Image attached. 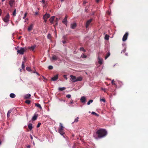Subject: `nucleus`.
Masks as SVG:
<instances>
[{
    "label": "nucleus",
    "mask_w": 148,
    "mask_h": 148,
    "mask_svg": "<svg viewBox=\"0 0 148 148\" xmlns=\"http://www.w3.org/2000/svg\"><path fill=\"white\" fill-rule=\"evenodd\" d=\"M47 37L48 39H50L51 37V35L49 34H48L47 36Z\"/></svg>",
    "instance_id": "nucleus-37"
},
{
    "label": "nucleus",
    "mask_w": 148,
    "mask_h": 148,
    "mask_svg": "<svg viewBox=\"0 0 148 148\" xmlns=\"http://www.w3.org/2000/svg\"><path fill=\"white\" fill-rule=\"evenodd\" d=\"M16 9H15L13 12V13L12 14L14 16H16Z\"/></svg>",
    "instance_id": "nucleus-30"
},
{
    "label": "nucleus",
    "mask_w": 148,
    "mask_h": 148,
    "mask_svg": "<svg viewBox=\"0 0 148 148\" xmlns=\"http://www.w3.org/2000/svg\"><path fill=\"white\" fill-rule=\"evenodd\" d=\"M53 68V67L52 66H49L48 67V69H52Z\"/></svg>",
    "instance_id": "nucleus-41"
},
{
    "label": "nucleus",
    "mask_w": 148,
    "mask_h": 148,
    "mask_svg": "<svg viewBox=\"0 0 148 148\" xmlns=\"http://www.w3.org/2000/svg\"><path fill=\"white\" fill-rule=\"evenodd\" d=\"M24 61H23L22 62V69H23L25 68V66H24Z\"/></svg>",
    "instance_id": "nucleus-35"
},
{
    "label": "nucleus",
    "mask_w": 148,
    "mask_h": 148,
    "mask_svg": "<svg viewBox=\"0 0 148 148\" xmlns=\"http://www.w3.org/2000/svg\"><path fill=\"white\" fill-rule=\"evenodd\" d=\"M25 102L26 103L28 104H29L30 103V101L29 100H27L25 101Z\"/></svg>",
    "instance_id": "nucleus-36"
},
{
    "label": "nucleus",
    "mask_w": 148,
    "mask_h": 148,
    "mask_svg": "<svg viewBox=\"0 0 148 148\" xmlns=\"http://www.w3.org/2000/svg\"><path fill=\"white\" fill-rule=\"evenodd\" d=\"M35 15H37L38 14V12H36L35 13Z\"/></svg>",
    "instance_id": "nucleus-57"
},
{
    "label": "nucleus",
    "mask_w": 148,
    "mask_h": 148,
    "mask_svg": "<svg viewBox=\"0 0 148 148\" xmlns=\"http://www.w3.org/2000/svg\"><path fill=\"white\" fill-rule=\"evenodd\" d=\"M70 77L72 80H73V82H74V81L76 80V77L73 75H71L70 76Z\"/></svg>",
    "instance_id": "nucleus-19"
},
{
    "label": "nucleus",
    "mask_w": 148,
    "mask_h": 148,
    "mask_svg": "<svg viewBox=\"0 0 148 148\" xmlns=\"http://www.w3.org/2000/svg\"><path fill=\"white\" fill-rule=\"evenodd\" d=\"M107 13L109 15H110L111 14V12L110 11H108L107 12Z\"/></svg>",
    "instance_id": "nucleus-49"
},
{
    "label": "nucleus",
    "mask_w": 148,
    "mask_h": 148,
    "mask_svg": "<svg viewBox=\"0 0 148 148\" xmlns=\"http://www.w3.org/2000/svg\"><path fill=\"white\" fill-rule=\"evenodd\" d=\"M126 51V49L125 48L124 49L121 51V53H122V52H125Z\"/></svg>",
    "instance_id": "nucleus-48"
},
{
    "label": "nucleus",
    "mask_w": 148,
    "mask_h": 148,
    "mask_svg": "<svg viewBox=\"0 0 148 148\" xmlns=\"http://www.w3.org/2000/svg\"><path fill=\"white\" fill-rule=\"evenodd\" d=\"M58 78V75L57 74L51 78V80L53 81H56Z\"/></svg>",
    "instance_id": "nucleus-8"
},
{
    "label": "nucleus",
    "mask_w": 148,
    "mask_h": 148,
    "mask_svg": "<svg viewBox=\"0 0 148 148\" xmlns=\"http://www.w3.org/2000/svg\"><path fill=\"white\" fill-rule=\"evenodd\" d=\"M82 80V77H79L76 78V80L74 81V82H75L77 81H81Z\"/></svg>",
    "instance_id": "nucleus-14"
},
{
    "label": "nucleus",
    "mask_w": 148,
    "mask_h": 148,
    "mask_svg": "<svg viewBox=\"0 0 148 148\" xmlns=\"http://www.w3.org/2000/svg\"><path fill=\"white\" fill-rule=\"evenodd\" d=\"M25 51V49L24 48L21 47L19 50H18L17 52L18 53L21 54H23Z\"/></svg>",
    "instance_id": "nucleus-5"
},
{
    "label": "nucleus",
    "mask_w": 148,
    "mask_h": 148,
    "mask_svg": "<svg viewBox=\"0 0 148 148\" xmlns=\"http://www.w3.org/2000/svg\"><path fill=\"white\" fill-rule=\"evenodd\" d=\"M58 24V22H57L56 23V25H57Z\"/></svg>",
    "instance_id": "nucleus-61"
},
{
    "label": "nucleus",
    "mask_w": 148,
    "mask_h": 148,
    "mask_svg": "<svg viewBox=\"0 0 148 148\" xmlns=\"http://www.w3.org/2000/svg\"><path fill=\"white\" fill-rule=\"evenodd\" d=\"M15 2L14 0H10L9 2V4L10 5V7H12L13 4Z\"/></svg>",
    "instance_id": "nucleus-12"
},
{
    "label": "nucleus",
    "mask_w": 148,
    "mask_h": 148,
    "mask_svg": "<svg viewBox=\"0 0 148 148\" xmlns=\"http://www.w3.org/2000/svg\"><path fill=\"white\" fill-rule=\"evenodd\" d=\"M33 27V25L32 24H31L28 27V30L29 31H30L32 30Z\"/></svg>",
    "instance_id": "nucleus-17"
},
{
    "label": "nucleus",
    "mask_w": 148,
    "mask_h": 148,
    "mask_svg": "<svg viewBox=\"0 0 148 148\" xmlns=\"http://www.w3.org/2000/svg\"><path fill=\"white\" fill-rule=\"evenodd\" d=\"M31 96V95L30 94H26L24 96V98L26 99H29L30 97Z\"/></svg>",
    "instance_id": "nucleus-18"
},
{
    "label": "nucleus",
    "mask_w": 148,
    "mask_h": 148,
    "mask_svg": "<svg viewBox=\"0 0 148 148\" xmlns=\"http://www.w3.org/2000/svg\"><path fill=\"white\" fill-rule=\"evenodd\" d=\"M125 56H127V55H128L127 53H125Z\"/></svg>",
    "instance_id": "nucleus-56"
},
{
    "label": "nucleus",
    "mask_w": 148,
    "mask_h": 148,
    "mask_svg": "<svg viewBox=\"0 0 148 148\" xmlns=\"http://www.w3.org/2000/svg\"><path fill=\"white\" fill-rule=\"evenodd\" d=\"M26 70L29 71H31V68L29 67H27L26 68Z\"/></svg>",
    "instance_id": "nucleus-31"
},
{
    "label": "nucleus",
    "mask_w": 148,
    "mask_h": 148,
    "mask_svg": "<svg viewBox=\"0 0 148 148\" xmlns=\"http://www.w3.org/2000/svg\"><path fill=\"white\" fill-rule=\"evenodd\" d=\"M64 127L62 124L60 123V127L58 130V132L62 136H63L64 138H65L64 135L65 134L64 132Z\"/></svg>",
    "instance_id": "nucleus-2"
},
{
    "label": "nucleus",
    "mask_w": 148,
    "mask_h": 148,
    "mask_svg": "<svg viewBox=\"0 0 148 148\" xmlns=\"http://www.w3.org/2000/svg\"><path fill=\"white\" fill-rule=\"evenodd\" d=\"M35 46H31L30 47L29 49L32 50H34V49H35Z\"/></svg>",
    "instance_id": "nucleus-29"
},
{
    "label": "nucleus",
    "mask_w": 148,
    "mask_h": 148,
    "mask_svg": "<svg viewBox=\"0 0 148 148\" xmlns=\"http://www.w3.org/2000/svg\"><path fill=\"white\" fill-rule=\"evenodd\" d=\"M30 138H31V139H33V137L31 135H30Z\"/></svg>",
    "instance_id": "nucleus-55"
},
{
    "label": "nucleus",
    "mask_w": 148,
    "mask_h": 148,
    "mask_svg": "<svg viewBox=\"0 0 148 148\" xmlns=\"http://www.w3.org/2000/svg\"><path fill=\"white\" fill-rule=\"evenodd\" d=\"M67 16H66L64 19L62 21V22L63 23L66 25L67 24Z\"/></svg>",
    "instance_id": "nucleus-9"
},
{
    "label": "nucleus",
    "mask_w": 148,
    "mask_h": 148,
    "mask_svg": "<svg viewBox=\"0 0 148 148\" xmlns=\"http://www.w3.org/2000/svg\"><path fill=\"white\" fill-rule=\"evenodd\" d=\"M110 55V53L109 52H108L107 54V56L105 57V59H106L107 58L109 57Z\"/></svg>",
    "instance_id": "nucleus-26"
},
{
    "label": "nucleus",
    "mask_w": 148,
    "mask_h": 148,
    "mask_svg": "<svg viewBox=\"0 0 148 148\" xmlns=\"http://www.w3.org/2000/svg\"><path fill=\"white\" fill-rule=\"evenodd\" d=\"M64 0H60L61 1V2H63V1Z\"/></svg>",
    "instance_id": "nucleus-59"
},
{
    "label": "nucleus",
    "mask_w": 148,
    "mask_h": 148,
    "mask_svg": "<svg viewBox=\"0 0 148 148\" xmlns=\"http://www.w3.org/2000/svg\"><path fill=\"white\" fill-rule=\"evenodd\" d=\"M76 24L75 23H73L71 24V28L74 29L76 27Z\"/></svg>",
    "instance_id": "nucleus-11"
},
{
    "label": "nucleus",
    "mask_w": 148,
    "mask_h": 148,
    "mask_svg": "<svg viewBox=\"0 0 148 148\" xmlns=\"http://www.w3.org/2000/svg\"><path fill=\"white\" fill-rule=\"evenodd\" d=\"M98 62L99 64H101L103 63V59L100 58L99 57H98Z\"/></svg>",
    "instance_id": "nucleus-13"
},
{
    "label": "nucleus",
    "mask_w": 148,
    "mask_h": 148,
    "mask_svg": "<svg viewBox=\"0 0 148 148\" xmlns=\"http://www.w3.org/2000/svg\"><path fill=\"white\" fill-rule=\"evenodd\" d=\"M28 127L29 128V129L31 130L32 129V124H29L28 125Z\"/></svg>",
    "instance_id": "nucleus-23"
},
{
    "label": "nucleus",
    "mask_w": 148,
    "mask_h": 148,
    "mask_svg": "<svg viewBox=\"0 0 148 148\" xmlns=\"http://www.w3.org/2000/svg\"><path fill=\"white\" fill-rule=\"evenodd\" d=\"M66 89V88L65 87H60L58 88V90L60 91H62Z\"/></svg>",
    "instance_id": "nucleus-24"
},
{
    "label": "nucleus",
    "mask_w": 148,
    "mask_h": 148,
    "mask_svg": "<svg viewBox=\"0 0 148 148\" xmlns=\"http://www.w3.org/2000/svg\"><path fill=\"white\" fill-rule=\"evenodd\" d=\"M34 73H36V74H37L38 75V73H37V72H33Z\"/></svg>",
    "instance_id": "nucleus-54"
},
{
    "label": "nucleus",
    "mask_w": 148,
    "mask_h": 148,
    "mask_svg": "<svg viewBox=\"0 0 148 148\" xmlns=\"http://www.w3.org/2000/svg\"><path fill=\"white\" fill-rule=\"evenodd\" d=\"M10 15L8 13L3 18V21L5 23H8L9 21Z\"/></svg>",
    "instance_id": "nucleus-3"
},
{
    "label": "nucleus",
    "mask_w": 148,
    "mask_h": 148,
    "mask_svg": "<svg viewBox=\"0 0 148 148\" xmlns=\"http://www.w3.org/2000/svg\"><path fill=\"white\" fill-rule=\"evenodd\" d=\"M80 101L82 103H85L86 101V97L84 96L82 97L80 99Z\"/></svg>",
    "instance_id": "nucleus-10"
},
{
    "label": "nucleus",
    "mask_w": 148,
    "mask_h": 148,
    "mask_svg": "<svg viewBox=\"0 0 148 148\" xmlns=\"http://www.w3.org/2000/svg\"><path fill=\"white\" fill-rule=\"evenodd\" d=\"M96 134L98 135V136L94 134V137L97 139L103 138L107 134V131L104 129H100L98 130L96 132Z\"/></svg>",
    "instance_id": "nucleus-1"
},
{
    "label": "nucleus",
    "mask_w": 148,
    "mask_h": 148,
    "mask_svg": "<svg viewBox=\"0 0 148 148\" xmlns=\"http://www.w3.org/2000/svg\"><path fill=\"white\" fill-rule=\"evenodd\" d=\"M37 118V116L35 114L32 118V121H35L36 119Z\"/></svg>",
    "instance_id": "nucleus-20"
},
{
    "label": "nucleus",
    "mask_w": 148,
    "mask_h": 148,
    "mask_svg": "<svg viewBox=\"0 0 148 148\" xmlns=\"http://www.w3.org/2000/svg\"><path fill=\"white\" fill-rule=\"evenodd\" d=\"M56 19L57 21L58 20V18H56Z\"/></svg>",
    "instance_id": "nucleus-64"
},
{
    "label": "nucleus",
    "mask_w": 148,
    "mask_h": 148,
    "mask_svg": "<svg viewBox=\"0 0 148 148\" xmlns=\"http://www.w3.org/2000/svg\"><path fill=\"white\" fill-rule=\"evenodd\" d=\"M11 112H12L11 110H9L8 112V114H10Z\"/></svg>",
    "instance_id": "nucleus-47"
},
{
    "label": "nucleus",
    "mask_w": 148,
    "mask_h": 148,
    "mask_svg": "<svg viewBox=\"0 0 148 148\" xmlns=\"http://www.w3.org/2000/svg\"><path fill=\"white\" fill-rule=\"evenodd\" d=\"M80 51H85V50H84V48L82 47L80 48Z\"/></svg>",
    "instance_id": "nucleus-44"
},
{
    "label": "nucleus",
    "mask_w": 148,
    "mask_h": 148,
    "mask_svg": "<svg viewBox=\"0 0 148 148\" xmlns=\"http://www.w3.org/2000/svg\"><path fill=\"white\" fill-rule=\"evenodd\" d=\"M71 95L70 94H68L66 95V97L68 98H70L71 97Z\"/></svg>",
    "instance_id": "nucleus-38"
},
{
    "label": "nucleus",
    "mask_w": 148,
    "mask_h": 148,
    "mask_svg": "<svg viewBox=\"0 0 148 148\" xmlns=\"http://www.w3.org/2000/svg\"><path fill=\"white\" fill-rule=\"evenodd\" d=\"M58 59L57 56L55 55H53L52 56V60H56Z\"/></svg>",
    "instance_id": "nucleus-22"
},
{
    "label": "nucleus",
    "mask_w": 148,
    "mask_h": 148,
    "mask_svg": "<svg viewBox=\"0 0 148 148\" xmlns=\"http://www.w3.org/2000/svg\"><path fill=\"white\" fill-rule=\"evenodd\" d=\"M104 38L106 40H108L109 39V36L108 35L106 34Z\"/></svg>",
    "instance_id": "nucleus-27"
},
{
    "label": "nucleus",
    "mask_w": 148,
    "mask_h": 148,
    "mask_svg": "<svg viewBox=\"0 0 148 148\" xmlns=\"http://www.w3.org/2000/svg\"><path fill=\"white\" fill-rule=\"evenodd\" d=\"M7 116L8 117H9L10 116V114H8V113H7Z\"/></svg>",
    "instance_id": "nucleus-51"
},
{
    "label": "nucleus",
    "mask_w": 148,
    "mask_h": 148,
    "mask_svg": "<svg viewBox=\"0 0 148 148\" xmlns=\"http://www.w3.org/2000/svg\"><path fill=\"white\" fill-rule=\"evenodd\" d=\"M27 13L26 12L24 14V16L23 18V19L25 18V17H26V16H27Z\"/></svg>",
    "instance_id": "nucleus-46"
},
{
    "label": "nucleus",
    "mask_w": 148,
    "mask_h": 148,
    "mask_svg": "<svg viewBox=\"0 0 148 148\" xmlns=\"http://www.w3.org/2000/svg\"><path fill=\"white\" fill-rule=\"evenodd\" d=\"M101 90L104 91L105 92H106V89L105 88H101Z\"/></svg>",
    "instance_id": "nucleus-40"
},
{
    "label": "nucleus",
    "mask_w": 148,
    "mask_h": 148,
    "mask_svg": "<svg viewBox=\"0 0 148 148\" xmlns=\"http://www.w3.org/2000/svg\"><path fill=\"white\" fill-rule=\"evenodd\" d=\"M100 101H103L104 102H105V100L104 99H100Z\"/></svg>",
    "instance_id": "nucleus-43"
},
{
    "label": "nucleus",
    "mask_w": 148,
    "mask_h": 148,
    "mask_svg": "<svg viewBox=\"0 0 148 148\" xmlns=\"http://www.w3.org/2000/svg\"><path fill=\"white\" fill-rule=\"evenodd\" d=\"M87 56L86 55H84V54H83L81 56V57L83 58H86Z\"/></svg>",
    "instance_id": "nucleus-33"
},
{
    "label": "nucleus",
    "mask_w": 148,
    "mask_h": 148,
    "mask_svg": "<svg viewBox=\"0 0 148 148\" xmlns=\"http://www.w3.org/2000/svg\"><path fill=\"white\" fill-rule=\"evenodd\" d=\"M93 100H89V101L87 103V104L88 105H90L91 103H92L93 102Z\"/></svg>",
    "instance_id": "nucleus-28"
},
{
    "label": "nucleus",
    "mask_w": 148,
    "mask_h": 148,
    "mask_svg": "<svg viewBox=\"0 0 148 148\" xmlns=\"http://www.w3.org/2000/svg\"><path fill=\"white\" fill-rule=\"evenodd\" d=\"M34 105L37 107L39 108L40 109H42V108L40 105L39 103H35Z\"/></svg>",
    "instance_id": "nucleus-16"
},
{
    "label": "nucleus",
    "mask_w": 148,
    "mask_h": 148,
    "mask_svg": "<svg viewBox=\"0 0 148 148\" xmlns=\"http://www.w3.org/2000/svg\"><path fill=\"white\" fill-rule=\"evenodd\" d=\"M41 125V123H38V125L37 126V127H39L40 126V125Z\"/></svg>",
    "instance_id": "nucleus-42"
},
{
    "label": "nucleus",
    "mask_w": 148,
    "mask_h": 148,
    "mask_svg": "<svg viewBox=\"0 0 148 148\" xmlns=\"http://www.w3.org/2000/svg\"><path fill=\"white\" fill-rule=\"evenodd\" d=\"M27 148H30V146L29 145H28L27 146Z\"/></svg>",
    "instance_id": "nucleus-52"
},
{
    "label": "nucleus",
    "mask_w": 148,
    "mask_h": 148,
    "mask_svg": "<svg viewBox=\"0 0 148 148\" xmlns=\"http://www.w3.org/2000/svg\"><path fill=\"white\" fill-rule=\"evenodd\" d=\"M99 0H96V2L97 3L99 2Z\"/></svg>",
    "instance_id": "nucleus-58"
},
{
    "label": "nucleus",
    "mask_w": 148,
    "mask_h": 148,
    "mask_svg": "<svg viewBox=\"0 0 148 148\" xmlns=\"http://www.w3.org/2000/svg\"><path fill=\"white\" fill-rule=\"evenodd\" d=\"M10 96L11 98H13L15 97L16 95L14 94L11 93L10 94Z\"/></svg>",
    "instance_id": "nucleus-21"
},
{
    "label": "nucleus",
    "mask_w": 148,
    "mask_h": 148,
    "mask_svg": "<svg viewBox=\"0 0 148 148\" xmlns=\"http://www.w3.org/2000/svg\"><path fill=\"white\" fill-rule=\"evenodd\" d=\"M21 69H20V71H21Z\"/></svg>",
    "instance_id": "nucleus-63"
},
{
    "label": "nucleus",
    "mask_w": 148,
    "mask_h": 148,
    "mask_svg": "<svg viewBox=\"0 0 148 148\" xmlns=\"http://www.w3.org/2000/svg\"><path fill=\"white\" fill-rule=\"evenodd\" d=\"M2 0V2H3L4 1H5V0Z\"/></svg>",
    "instance_id": "nucleus-60"
},
{
    "label": "nucleus",
    "mask_w": 148,
    "mask_h": 148,
    "mask_svg": "<svg viewBox=\"0 0 148 148\" xmlns=\"http://www.w3.org/2000/svg\"><path fill=\"white\" fill-rule=\"evenodd\" d=\"M62 42H63V43H64V44L66 42V41H62Z\"/></svg>",
    "instance_id": "nucleus-53"
},
{
    "label": "nucleus",
    "mask_w": 148,
    "mask_h": 148,
    "mask_svg": "<svg viewBox=\"0 0 148 148\" xmlns=\"http://www.w3.org/2000/svg\"><path fill=\"white\" fill-rule=\"evenodd\" d=\"M64 77L66 80L67 79V75H64L63 76Z\"/></svg>",
    "instance_id": "nucleus-45"
},
{
    "label": "nucleus",
    "mask_w": 148,
    "mask_h": 148,
    "mask_svg": "<svg viewBox=\"0 0 148 148\" xmlns=\"http://www.w3.org/2000/svg\"><path fill=\"white\" fill-rule=\"evenodd\" d=\"M111 83H112V84L113 85H114L116 86H117L116 84L114 82V79L112 80Z\"/></svg>",
    "instance_id": "nucleus-32"
},
{
    "label": "nucleus",
    "mask_w": 148,
    "mask_h": 148,
    "mask_svg": "<svg viewBox=\"0 0 148 148\" xmlns=\"http://www.w3.org/2000/svg\"><path fill=\"white\" fill-rule=\"evenodd\" d=\"M74 103V102L73 100L71 99V101L70 103L69 104V106L70 107H73V105H71L70 104H73Z\"/></svg>",
    "instance_id": "nucleus-25"
},
{
    "label": "nucleus",
    "mask_w": 148,
    "mask_h": 148,
    "mask_svg": "<svg viewBox=\"0 0 148 148\" xmlns=\"http://www.w3.org/2000/svg\"><path fill=\"white\" fill-rule=\"evenodd\" d=\"M78 117H77L75 119L74 121V122H77L78 121Z\"/></svg>",
    "instance_id": "nucleus-39"
},
{
    "label": "nucleus",
    "mask_w": 148,
    "mask_h": 148,
    "mask_svg": "<svg viewBox=\"0 0 148 148\" xmlns=\"http://www.w3.org/2000/svg\"><path fill=\"white\" fill-rule=\"evenodd\" d=\"M55 16H52L49 19V21L51 24L53 23V21L54 19Z\"/></svg>",
    "instance_id": "nucleus-15"
},
{
    "label": "nucleus",
    "mask_w": 148,
    "mask_h": 148,
    "mask_svg": "<svg viewBox=\"0 0 148 148\" xmlns=\"http://www.w3.org/2000/svg\"><path fill=\"white\" fill-rule=\"evenodd\" d=\"M28 20V19L27 18H26L25 20Z\"/></svg>",
    "instance_id": "nucleus-62"
},
{
    "label": "nucleus",
    "mask_w": 148,
    "mask_h": 148,
    "mask_svg": "<svg viewBox=\"0 0 148 148\" xmlns=\"http://www.w3.org/2000/svg\"><path fill=\"white\" fill-rule=\"evenodd\" d=\"M50 17V14H49L46 13L45 15H44L43 18L44 20L45 23H46L47 21V19L48 18Z\"/></svg>",
    "instance_id": "nucleus-4"
},
{
    "label": "nucleus",
    "mask_w": 148,
    "mask_h": 148,
    "mask_svg": "<svg viewBox=\"0 0 148 148\" xmlns=\"http://www.w3.org/2000/svg\"><path fill=\"white\" fill-rule=\"evenodd\" d=\"M92 114H93V115H95L97 116H99V115L98 114H97L96 113H95V112H92L91 113Z\"/></svg>",
    "instance_id": "nucleus-34"
},
{
    "label": "nucleus",
    "mask_w": 148,
    "mask_h": 148,
    "mask_svg": "<svg viewBox=\"0 0 148 148\" xmlns=\"http://www.w3.org/2000/svg\"><path fill=\"white\" fill-rule=\"evenodd\" d=\"M92 20V19H90L87 21L86 22V28H87L89 27V25L90 24Z\"/></svg>",
    "instance_id": "nucleus-6"
},
{
    "label": "nucleus",
    "mask_w": 148,
    "mask_h": 148,
    "mask_svg": "<svg viewBox=\"0 0 148 148\" xmlns=\"http://www.w3.org/2000/svg\"><path fill=\"white\" fill-rule=\"evenodd\" d=\"M128 32H126L123 36L122 40L123 41H125L127 39L128 36Z\"/></svg>",
    "instance_id": "nucleus-7"
},
{
    "label": "nucleus",
    "mask_w": 148,
    "mask_h": 148,
    "mask_svg": "<svg viewBox=\"0 0 148 148\" xmlns=\"http://www.w3.org/2000/svg\"><path fill=\"white\" fill-rule=\"evenodd\" d=\"M42 3L43 4H45V1L44 0H41V1Z\"/></svg>",
    "instance_id": "nucleus-50"
}]
</instances>
